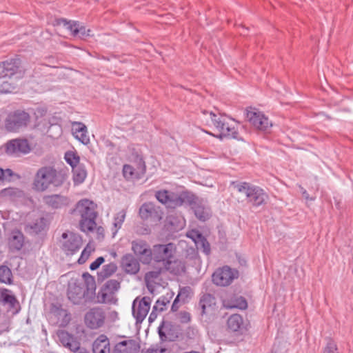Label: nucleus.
Listing matches in <instances>:
<instances>
[{"mask_svg": "<svg viewBox=\"0 0 353 353\" xmlns=\"http://www.w3.org/2000/svg\"><path fill=\"white\" fill-rule=\"evenodd\" d=\"M84 281H74L68 283V299L74 305L92 302L95 296L96 283L89 273L83 274Z\"/></svg>", "mask_w": 353, "mask_h": 353, "instance_id": "obj_1", "label": "nucleus"}, {"mask_svg": "<svg viewBox=\"0 0 353 353\" xmlns=\"http://www.w3.org/2000/svg\"><path fill=\"white\" fill-rule=\"evenodd\" d=\"M66 179L65 174L57 171L53 166L45 165L37 171L32 183V188L37 192H44L50 185L60 187Z\"/></svg>", "mask_w": 353, "mask_h": 353, "instance_id": "obj_2", "label": "nucleus"}, {"mask_svg": "<svg viewBox=\"0 0 353 353\" xmlns=\"http://www.w3.org/2000/svg\"><path fill=\"white\" fill-rule=\"evenodd\" d=\"M97 205L87 199H83L78 201L73 212L74 214L79 216V226L81 231H93L96 226V219L97 212L96 211Z\"/></svg>", "mask_w": 353, "mask_h": 353, "instance_id": "obj_3", "label": "nucleus"}, {"mask_svg": "<svg viewBox=\"0 0 353 353\" xmlns=\"http://www.w3.org/2000/svg\"><path fill=\"white\" fill-rule=\"evenodd\" d=\"M192 196V192L187 190L176 193L162 189L156 191L154 194L157 200L168 210H174L182 206L185 201H190Z\"/></svg>", "mask_w": 353, "mask_h": 353, "instance_id": "obj_4", "label": "nucleus"}, {"mask_svg": "<svg viewBox=\"0 0 353 353\" xmlns=\"http://www.w3.org/2000/svg\"><path fill=\"white\" fill-rule=\"evenodd\" d=\"M214 121V126L219 132L216 137L222 139L224 137L236 138L237 135L236 123L230 117L219 114V115L211 114Z\"/></svg>", "mask_w": 353, "mask_h": 353, "instance_id": "obj_5", "label": "nucleus"}, {"mask_svg": "<svg viewBox=\"0 0 353 353\" xmlns=\"http://www.w3.org/2000/svg\"><path fill=\"white\" fill-rule=\"evenodd\" d=\"M244 192L247 203L253 208L265 205L269 199L268 194L262 188L245 182H244Z\"/></svg>", "mask_w": 353, "mask_h": 353, "instance_id": "obj_6", "label": "nucleus"}, {"mask_svg": "<svg viewBox=\"0 0 353 353\" xmlns=\"http://www.w3.org/2000/svg\"><path fill=\"white\" fill-rule=\"evenodd\" d=\"M246 117L251 125L258 130L266 132L272 126L269 118L255 108L246 109Z\"/></svg>", "mask_w": 353, "mask_h": 353, "instance_id": "obj_7", "label": "nucleus"}, {"mask_svg": "<svg viewBox=\"0 0 353 353\" xmlns=\"http://www.w3.org/2000/svg\"><path fill=\"white\" fill-rule=\"evenodd\" d=\"M140 218L151 225H157L163 218V210L152 202H145L139 208Z\"/></svg>", "mask_w": 353, "mask_h": 353, "instance_id": "obj_8", "label": "nucleus"}, {"mask_svg": "<svg viewBox=\"0 0 353 353\" xmlns=\"http://www.w3.org/2000/svg\"><path fill=\"white\" fill-rule=\"evenodd\" d=\"M29 114L23 110H16L6 120V128L9 132H18L25 128L30 122Z\"/></svg>", "mask_w": 353, "mask_h": 353, "instance_id": "obj_9", "label": "nucleus"}, {"mask_svg": "<svg viewBox=\"0 0 353 353\" xmlns=\"http://www.w3.org/2000/svg\"><path fill=\"white\" fill-rule=\"evenodd\" d=\"M239 276V272L228 265L218 268L212 274L213 283L219 286H228Z\"/></svg>", "mask_w": 353, "mask_h": 353, "instance_id": "obj_10", "label": "nucleus"}, {"mask_svg": "<svg viewBox=\"0 0 353 353\" xmlns=\"http://www.w3.org/2000/svg\"><path fill=\"white\" fill-rule=\"evenodd\" d=\"M63 243L61 245L62 250L67 255H73L77 252L82 245V239L78 234L66 232L61 235Z\"/></svg>", "mask_w": 353, "mask_h": 353, "instance_id": "obj_11", "label": "nucleus"}, {"mask_svg": "<svg viewBox=\"0 0 353 353\" xmlns=\"http://www.w3.org/2000/svg\"><path fill=\"white\" fill-rule=\"evenodd\" d=\"M105 320V313L99 307L90 309L85 314L84 323L87 327L91 330H97L101 327Z\"/></svg>", "mask_w": 353, "mask_h": 353, "instance_id": "obj_12", "label": "nucleus"}, {"mask_svg": "<svg viewBox=\"0 0 353 353\" xmlns=\"http://www.w3.org/2000/svg\"><path fill=\"white\" fill-rule=\"evenodd\" d=\"M132 250L143 264H150L152 261V249L148 243L142 239L132 241Z\"/></svg>", "mask_w": 353, "mask_h": 353, "instance_id": "obj_13", "label": "nucleus"}, {"mask_svg": "<svg viewBox=\"0 0 353 353\" xmlns=\"http://www.w3.org/2000/svg\"><path fill=\"white\" fill-rule=\"evenodd\" d=\"M192 199L190 201H185V204L190 205L194 211L196 217L201 221H205L210 217V210L204 203L203 199L198 197L192 192Z\"/></svg>", "mask_w": 353, "mask_h": 353, "instance_id": "obj_14", "label": "nucleus"}, {"mask_svg": "<svg viewBox=\"0 0 353 353\" xmlns=\"http://www.w3.org/2000/svg\"><path fill=\"white\" fill-rule=\"evenodd\" d=\"M173 244L154 245L152 249V260L157 263H161L163 266L170 259H173Z\"/></svg>", "mask_w": 353, "mask_h": 353, "instance_id": "obj_15", "label": "nucleus"}, {"mask_svg": "<svg viewBox=\"0 0 353 353\" xmlns=\"http://www.w3.org/2000/svg\"><path fill=\"white\" fill-rule=\"evenodd\" d=\"M136 301L137 299H135L132 303V315L136 319V322L141 323L148 314L150 308L151 299L149 296L143 297L140 300L137 308L135 307Z\"/></svg>", "mask_w": 353, "mask_h": 353, "instance_id": "obj_16", "label": "nucleus"}, {"mask_svg": "<svg viewBox=\"0 0 353 353\" xmlns=\"http://www.w3.org/2000/svg\"><path fill=\"white\" fill-rule=\"evenodd\" d=\"M21 61L18 58L10 59L0 63V79L11 77L19 70Z\"/></svg>", "mask_w": 353, "mask_h": 353, "instance_id": "obj_17", "label": "nucleus"}, {"mask_svg": "<svg viewBox=\"0 0 353 353\" xmlns=\"http://www.w3.org/2000/svg\"><path fill=\"white\" fill-rule=\"evenodd\" d=\"M30 150L31 147L27 139H16L6 143V152L10 154L17 153L28 154Z\"/></svg>", "mask_w": 353, "mask_h": 353, "instance_id": "obj_18", "label": "nucleus"}, {"mask_svg": "<svg viewBox=\"0 0 353 353\" xmlns=\"http://www.w3.org/2000/svg\"><path fill=\"white\" fill-rule=\"evenodd\" d=\"M139 259L132 254L123 255L121 259V268L128 274H136L140 270Z\"/></svg>", "mask_w": 353, "mask_h": 353, "instance_id": "obj_19", "label": "nucleus"}, {"mask_svg": "<svg viewBox=\"0 0 353 353\" xmlns=\"http://www.w3.org/2000/svg\"><path fill=\"white\" fill-rule=\"evenodd\" d=\"M140 345L134 339L118 342L114 346L112 353H139Z\"/></svg>", "mask_w": 353, "mask_h": 353, "instance_id": "obj_20", "label": "nucleus"}, {"mask_svg": "<svg viewBox=\"0 0 353 353\" xmlns=\"http://www.w3.org/2000/svg\"><path fill=\"white\" fill-rule=\"evenodd\" d=\"M44 203L52 209H59L68 206L70 202L68 197L61 194H51L44 196Z\"/></svg>", "mask_w": 353, "mask_h": 353, "instance_id": "obj_21", "label": "nucleus"}, {"mask_svg": "<svg viewBox=\"0 0 353 353\" xmlns=\"http://www.w3.org/2000/svg\"><path fill=\"white\" fill-rule=\"evenodd\" d=\"M59 340L61 344L72 352L79 350L80 343L73 335L65 330H60L57 333Z\"/></svg>", "mask_w": 353, "mask_h": 353, "instance_id": "obj_22", "label": "nucleus"}, {"mask_svg": "<svg viewBox=\"0 0 353 353\" xmlns=\"http://www.w3.org/2000/svg\"><path fill=\"white\" fill-rule=\"evenodd\" d=\"M72 134L74 137L84 145L90 143V137L88 135V130L86 125L78 121L72 123Z\"/></svg>", "mask_w": 353, "mask_h": 353, "instance_id": "obj_23", "label": "nucleus"}, {"mask_svg": "<svg viewBox=\"0 0 353 353\" xmlns=\"http://www.w3.org/2000/svg\"><path fill=\"white\" fill-rule=\"evenodd\" d=\"M92 353H110V342L108 337L100 334L92 343Z\"/></svg>", "mask_w": 353, "mask_h": 353, "instance_id": "obj_24", "label": "nucleus"}, {"mask_svg": "<svg viewBox=\"0 0 353 353\" xmlns=\"http://www.w3.org/2000/svg\"><path fill=\"white\" fill-rule=\"evenodd\" d=\"M61 21L64 25H68V29L72 32L74 37H78L81 39H84L90 36V29H86L85 26H80L78 21H72V23L68 22L66 19H61Z\"/></svg>", "mask_w": 353, "mask_h": 353, "instance_id": "obj_25", "label": "nucleus"}, {"mask_svg": "<svg viewBox=\"0 0 353 353\" xmlns=\"http://www.w3.org/2000/svg\"><path fill=\"white\" fill-rule=\"evenodd\" d=\"M162 267L163 270L174 275H181L185 271L184 262L179 259H170Z\"/></svg>", "mask_w": 353, "mask_h": 353, "instance_id": "obj_26", "label": "nucleus"}, {"mask_svg": "<svg viewBox=\"0 0 353 353\" xmlns=\"http://www.w3.org/2000/svg\"><path fill=\"white\" fill-rule=\"evenodd\" d=\"M216 299L210 294H204L199 300V305L201 309V315L206 314L214 309Z\"/></svg>", "mask_w": 353, "mask_h": 353, "instance_id": "obj_27", "label": "nucleus"}, {"mask_svg": "<svg viewBox=\"0 0 353 353\" xmlns=\"http://www.w3.org/2000/svg\"><path fill=\"white\" fill-rule=\"evenodd\" d=\"M1 298L4 304H8L10 310H13L14 313H18L20 310V305L18 300L11 291L5 289L1 293Z\"/></svg>", "mask_w": 353, "mask_h": 353, "instance_id": "obj_28", "label": "nucleus"}, {"mask_svg": "<svg viewBox=\"0 0 353 353\" xmlns=\"http://www.w3.org/2000/svg\"><path fill=\"white\" fill-rule=\"evenodd\" d=\"M23 234L21 232L16 230L12 232L9 239V247L12 250H20L23 245Z\"/></svg>", "mask_w": 353, "mask_h": 353, "instance_id": "obj_29", "label": "nucleus"}, {"mask_svg": "<svg viewBox=\"0 0 353 353\" xmlns=\"http://www.w3.org/2000/svg\"><path fill=\"white\" fill-rule=\"evenodd\" d=\"M243 325V318L239 314H232L228 319V329L232 332H240Z\"/></svg>", "mask_w": 353, "mask_h": 353, "instance_id": "obj_30", "label": "nucleus"}, {"mask_svg": "<svg viewBox=\"0 0 353 353\" xmlns=\"http://www.w3.org/2000/svg\"><path fill=\"white\" fill-rule=\"evenodd\" d=\"M97 297L99 303L116 304L117 302L115 295L109 290H105L103 288L99 291Z\"/></svg>", "mask_w": 353, "mask_h": 353, "instance_id": "obj_31", "label": "nucleus"}, {"mask_svg": "<svg viewBox=\"0 0 353 353\" xmlns=\"http://www.w3.org/2000/svg\"><path fill=\"white\" fill-rule=\"evenodd\" d=\"M73 181L75 184L82 183L87 177V170L83 163L72 168Z\"/></svg>", "mask_w": 353, "mask_h": 353, "instance_id": "obj_32", "label": "nucleus"}, {"mask_svg": "<svg viewBox=\"0 0 353 353\" xmlns=\"http://www.w3.org/2000/svg\"><path fill=\"white\" fill-rule=\"evenodd\" d=\"M174 296L173 292L167 293L165 295L160 296L156 301L154 307V310L161 312L166 310L167 305L170 303Z\"/></svg>", "mask_w": 353, "mask_h": 353, "instance_id": "obj_33", "label": "nucleus"}, {"mask_svg": "<svg viewBox=\"0 0 353 353\" xmlns=\"http://www.w3.org/2000/svg\"><path fill=\"white\" fill-rule=\"evenodd\" d=\"M185 259L192 266H199L201 262L198 251L194 248L187 250Z\"/></svg>", "mask_w": 353, "mask_h": 353, "instance_id": "obj_34", "label": "nucleus"}, {"mask_svg": "<svg viewBox=\"0 0 353 353\" xmlns=\"http://www.w3.org/2000/svg\"><path fill=\"white\" fill-rule=\"evenodd\" d=\"M117 270V265L114 262L104 265L101 271L98 273V276L102 279L112 276Z\"/></svg>", "mask_w": 353, "mask_h": 353, "instance_id": "obj_35", "label": "nucleus"}, {"mask_svg": "<svg viewBox=\"0 0 353 353\" xmlns=\"http://www.w3.org/2000/svg\"><path fill=\"white\" fill-rule=\"evenodd\" d=\"M64 159L72 168L80 164V157L76 151H67L65 153Z\"/></svg>", "mask_w": 353, "mask_h": 353, "instance_id": "obj_36", "label": "nucleus"}, {"mask_svg": "<svg viewBox=\"0 0 353 353\" xmlns=\"http://www.w3.org/2000/svg\"><path fill=\"white\" fill-rule=\"evenodd\" d=\"M0 282L6 284H11L12 283L11 270L6 265L0 266Z\"/></svg>", "mask_w": 353, "mask_h": 353, "instance_id": "obj_37", "label": "nucleus"}, {"mask_svg": "<svg viewBox=\"0 0 353 353\" xmlns=\"http://www.w3.org/2000/svg\"><path fill=\"white\" fill-rule=\"evenodd\" d=\"M163 267L159 268L158 270L150 271L145 275V281L146 283L147 288L150 290V288L152 286V284L156 283V280L159 277Z\"/></svg>", "mask_w": 353, "mask_h": 353, "instance_id": "obj_38", "label": "nucleus"}, {"mask_svg": "<svg viewBox=\"0 0 353 353\" xmlns=\"http://www.w3.org/2000/svg\"><path fill=\"white\" fill-rule=\"evenodd\" d=\"M125 216H126V210H121V211H119V212H117L115 214V216L114 217V223H113V225L114 228V232H113L114 234L118 231V230H119L121 228L123 223L125 221Z\"/></svg>", "mask_w": 353, "mask_h": 353, "instance_id": "obj_39", "label": "nucleus"}, {"mask_svg": "<svg viewBox=\"0 0 353 353\" xmlns=\"http://www.w3.org/2000/svg\"><path fill=\"white\" fill-rule=\"evenodd\" d=\"M196 250H201L205 255L208 256L211 253V248L207 239L203 236L199 241L195 243Z\"/></svg>", "mask_w": 353, "mask_h": 353, "instance_id": "obj_40", "label": "nucleus"}, {"mask_svg": "<svg viewBox=\"0 0 353 353\" xmlns=\"http://www.w3.org/2000/svg\"><path fill=\"white\" fill-rule=\"evenodd\" d=\"M168 223L173 226L176 230H179L183 228L185 224V221L183 217L177 218L174 216H169L168 217Z\"/></svg>", "mask_w": 353, "mask_h": 353, "instance_id": "obj_41", "label": "nucleus"}, {"mask_svg": "<svg viewBox=\"0 0 353 353\" xmlns=\"http://www.w3.org/2000/svg\"><path fill=\"white\" fill-rule=\"evenodd\" d=\"M14 177L20 178L19 175L15 174L12 170L8 168L3 170L0 168V181L10 182Z\"/></svg>", "mask_w": 353, "mask_h": 353, "instance_id": "obj_42", "label": "nucleus"}, {"mask_svg": "<svg viewBox=\"0 0 353 353\" xmlns=\"http://www.w3.org/2000/svg\"><path fill=\"white\" fill-rule=\"evenodd\" d=\"M105 288V290H109L112 293H113L115 295V293L119 290L120 288V282L118 281L116 279H110L108 280L103 285V287Z\"/></svg>", "mask_w": 353, "mask_h": 353, "instance_id": "obj_43", "label": "nucleus"}, {"mask_svg": "<svg viewBox=\"0 0 353 353\" xmlns=\"http://www.w3.org/2000/svg\"><path fill=\"white\" fill-rule=\"evenodd\" d=\"M1 194L10 198L19 197L22 195V191L16 188H8L1 191Z\"/></svg>", "mask_w": 353, "mask_h": 353, "instance_id": "obj_44", "label": "nucleus"}, {"mask_svg": "<svg viewBox=\"0 0 353 353\" xmlns=\"http://www.w3.org/2000/svg\"><path fill=\"white\" fill-rule=\"evenodd\" d=\"M15 85L8 81H0V94H7L14 92Z\"/></svg>", "mask_w": 353, "mask_h": 353, "instance_id": "obj_45", "label": "nucleus"}, {"mask_svg": "<svg viewBox=\"0 0 353 353\" xmlns=\"http://www.w3.org/2000/svg\"><path fill=\"white\" fill-rule=\"evenodd\" d=\"M223 305L227 309L238 308L243 310V297L240 296L236 301H224Z\"/></svg>", "mask_w": 353, "mask_h": 353, "instance_id": "obj_46", "label": "nucleus"}, {"mask_svg": "<svg viewBox=\"0 0 353 353\" xmlns=\"http://www.w3.org/2000/svg\"><path fill=\"white\" fill-rule=\"evenodd\" d=\"M123 174L128 180L133 179L135 176L134 168L128 164L124 165L123 168Z\"/></svg>", "mask_w": 353, "mask_h": 353, "instance_id": "obj_47", "label": "nucleus"}, {"mask_svg": "<svg viewBox=\"0 0 353 353\" xmlns=\"http://www.w3.org/2000/svg\"><path fill=\"white\" fill-rule=\"evenodd\" d=\"M323 353H338L336 343L332 339H330L324 347Z\"/></svg>", "mask_w": 353, "mask_h": 353, "instance_id": "obj_48", "label": "nucleus"}, {"mask_svg": "<svg viewBox=\"0 0 353 353\" xmlns=\"http://www.w3.org/2000/svg\"><path fill=\"white\" fill-rule=\"evenodd\" d=\"M169 323L165 322V321H162L161 323L158 327V334L161 341H167L168 339L165 332L163 330V329H166Z\"/></svg>", "mask_w": 353, "mask_h": 353, "instance_id": "obj_49", "label": "nucleus"}, {"mask_svg": "<svg viewBox=\"0 0 353 353\" xmlns=\"http://www.w3.org/2000/svg\"><path fill=\"white\" fill-rule=\"evenodd\" d=\"M201 113L203 116V118L202 119L203 121L206 122L209 125H214V121H213L214 118H212V115H210V114L216 115L215 113H214L212 111L207 110H203L201 111Z\"/></svg>", "mask_w": 353, "mask_h": 353, "instance_id": "obj_50", "label": "nucleus"}, {"mask_svg": "<svg viewBox=\"0 0 353 353\" xmlns=\"http://www.w3.org/2000/svg\"><path fill=\"white\" fill-rule=\"evenodd\" d=\"M186 236L187 237L192 239L194 243L199 241V239H201L203 236V235L199 230H192L188 232Z\"/></svg>", "mask_w": 353, "mask_h": 353, "instance_id": "obj_51", "label": "nucleus"}, {"mask_svg": "<svg viewBox=\"0 0 353 353\" xmlns=\"http://www.w3.org/2000/svg\"><path fill=\"white\" fill-rule=\"evenodd\" d=\"M105 261V259L103 256L98 257L94 261H93L90 265V269L91 270H97L100 265Z\"/></svg>", "mask_w": 353, "mask_h": 353, "instance_id": "obj_52", "label": "nucleus"}, {"mask_svg": "<svg viewBox=\"0 0 353 353\" xmlns=\"http://www.w3.org/2000/svg\"><path fill=\"white\" fill-rule=\"evenodd\" d=\"M190 290V287H185L181 289H180V291L179 292L178 295L176 296L177 298H182L183 299H185L188 297L189 292Z\"/></svg>", "mask_w": 353, "mask_h": 353, "instance_id": "obj_53", "label": "nucleus"}, {"mask_svg": "<svg viewBox=\"0 0 353 353\" xmlns=\"http://www.w3.org/2000/svg\"><path fill=\"white\" fill-rule=\"evenodd\" d=\"M230 188L233 190H236L239 192H241L243 190V183L232 181L230 184Z\"/></svg>", "mask_w": 353, "mask_h": 353, "instance_id": "obj_54", "label": "nucleus"}, {"mask_svg": "<svg viewBox=\"0 0 353 353\" xmlns=\"http://www.w3.org/2000/svg\"><path fill=\"white\" fill-rule=\"evenodd\" d=\"M89 255H90V252H87L86 249H84L82 251L81 254L79 259H78L79 263L82 264V263H85V261L89 257Z\"/></svg>", "mask_w": 353, "mask_h": 353, "instance_id": "obj_55", "label": "nucleus"}, {"mask_svg": "<svg viewBox=\"0 0 353 353\" xmlns=\"http://www.w3.org/2000/svg\"><path fill=\"white\" fill-rule=\"evenodd\" d=\"M157 312L158 310H154V307L152 308V310L151 312V313L150 314V316H149V318H148V321L150 323H152L153 321H154L157 317Z\"/></svg>", "mask_w": 353, "mask_h": 353, "instance_id": "obj_56", "label": "nucleus"}, {"mask_svg": "<svg viewBox=\"0 0 353 353\" xmlns=\"http://www.w3.org/2000/svg\"><path fill=\"white\" fill-rule=\"evenodd\" d=\"M139 169L140 170V172L143 174L145 173L146 170L145 161L141 158L139 159Z\"/></svg>", "mask_w": 353, "mask_h": 353, "instance_id": "obj_57", "label": "nucleus"}, {"mask_svg": "<svg viewBox=\"0 0 353 353\" xmlns=\"http://www.w3.org/2000/svg\"><path fill=\"white\" fill-rule=\"evenodd\" d=\"M165 351L163 348H159V347H151L148 349L147 353H163Z\"/></svg>", "mask_w": 353, "mask_h": 353, "instance_id": "obj_58", "label": "nucleus"}, {"mask_svg": "<svg viewBox=\"0 0 353 353\" xmlns=\"http://www.w3.org/2000/svg\"><path fill=\"white\" fill-rule=\"evenodd\" d=\"M179 301V299L177 297H176L175 299L174 300L172 307H171V310L172 312H176V310H178V309L179 307V306L178 305Z\"/></svg>", "mask_w": 353, "mask_h": 353, "instance_id": "obj_59", "label": "nucleus"}, {"mask_svg": "<svg viewBox=\"0 0 353 353\" xmlns=\"http://www.w3.org/2000/svg\"><path fill=\"white\" fill-rule=\"evenodd\" d=\"M75 352H77V353H89L85 349L80 347L79 350H77Z\"/></svg>", "mask_w": 353, "mask_h": 353, "instance_id": "obj_60", "label": "nucleus"}, {"mask_svg": "<svg viewBox=\"0 0 353 353\" xmlns=\"http://www.w3.org/2000/svg\"><path fill=\"white\" fill-rule=\"evenodd\" d=\"M303 194L306 199H308V194L307 193V192L305 190L303 192Z\"/></svg>", "mask_w": 353, "mask_h": 353, "instance_id": "obj_61", "label": "nucleus"}, {"mask_svg": "<svg viewBox=\"0 0 353 353\" xmlns=\"http://www.w3.org/2000/svg\"><path fill=\"white\" fill-rule=\"evenodd\" d=\"M248 307V303L246 300L244 299V310H246Z\"/></svg>", "mask_w": 353, "mask_h": 353, "instance_id": "obj_62", "label": "nucleus"}, {"mask_svg": "<svg viewBox=\"0 0 353 353\" xmlns=\"http://www.w3.org/2000/svg\"><path fill=\"white\" fill-rule=\"evenodd\" d=\"M184 353H200V352H196V351H191V352H184Z\"/></svg>", "mask_w": 353, "mask_h": 353, "instance_id": "obj_63", "label": "nucleus"}, {"mask_svg": "<svg viewBox=\"0 0 353 353\" xmlns=\"http://www.w3.org/2000/svg\"><path fill=\"white\" fill-rule=\"evenodd\" d=\"M272 353H276V352H272Z\"/></svg>", "mask_w": 353, "mask_h": 353, "instance_id": "obj_64", "label": "nucleus"}]
</instances>
